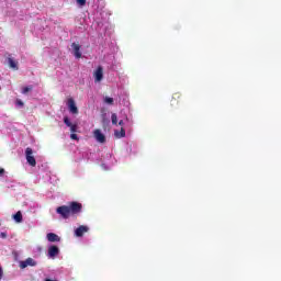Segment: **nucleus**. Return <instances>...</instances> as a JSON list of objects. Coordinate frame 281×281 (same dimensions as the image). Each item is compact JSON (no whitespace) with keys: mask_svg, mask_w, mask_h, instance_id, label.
Instances as JSON below:
<instances>
[{"mask_svg":"<svg viewBox=\"0 0 281 281\" xmlns=\"http://www.w3.org/2000/svg\"><path fill=\"white\" fill-rule=\"evenodd\" d=\"M87 232H89V227L81 225L79 226L76 231H75V236H77L78 238L85 236V234H87Z\"/></svg>","mask_w":281,"mask_h":281,"instance_id":"obj_8","label":"nucleus"},{"mask_svg":"<svg viewBox=\"0 0 281 281\" xmlns=\"http://www.w3.org/2000/svg\"><path fill=\"white\" fill-rule=\"evenodd\" d=\"M114 134H115V137H119V139L122 137H126V130H124V127H121V131L120 132L115 131Z\"/></svg>","mask_w":281,"mask_h":281,"instance_id":"obj_15","label":"nucleus"},{"mask_svg":"<svg viewBox=\"0 0 281 281\" xmlns=\"http://www.w3.org/2000/svg\"><path fill=\"white\" fill-rule=\"evenodd\" d=\"M13 218H14L15 223H23V214L21 213V211H18L13 215Z\"/></svg>","mask_w":281,"mask_h":281,"instance_id":"obj_13","label":"nucleus"},{"mask_svg":"<svg viewBox=\"0 0 281 281\" xmlns=\"http://www.w3.org/2000/svg\"><path fill=\"white\" fill-rule=\"evenodd\" d=\"M179 102H181V93L176 92L171 98L170 104L171 106H178Z\"/></svg>","mask_w":281,"mask_h":281,"instance_id":"obj_11","label":"nucleus"},{"mask_svg":"<svg viewBox=\"0 0 281 281\" xmlns=\"http://www.w3.org/2000/svg\"><path fill=\"white\" fill-rule=\"evenodd\" d=\"M5 175V169L0 168V177H3Z\"/></svg>","mask_w":281,"mask_h":281,"instance_id":"obj_22","label":"nucleus"},{"mask_svg":"<svg viewBox=\"0 0 281 281\" xmlns=\"http://www.w3.org/2000/svg\"><path fill=\"white\" fill-rule=\"evenodd\" d=\"M93 76L94 82H102V79L104 78V68H102V66H99L94 71Z\"/></svg>","mask_w":281,"mask_h":281,"instance_id":"obj_4","label":"nucleus"},{"mask_svg":"<svg viewBox=\"0 0 281 281\" xmlns=\"http://www.w3.org/2000/svg\"><path fill=\"white\" fill-rule=\"evenodd\" d=\"M3 278V269L0 267V280Z\"/></svg>","mask_w":281,"mask_h":281,"instance_id":"obj_24","label":"nucleus"},{"mask_svg":"<svg viewBox=\"0 0 281 281\" xmlns=\"http://www.w3.org/2000/svg\"><path fill=\"white\" fill-rule=\"evenodd\" d=\"M70 139H75L76 142H78L80 138H78V134L71 133L70 134Z\"/></svg>","mask_w":281,"mask_h":281,"instance_id":"obj_20","label":"nucleus"},{"mask_svg":"<svg viewBox=\"0 0 281 281\" xmlns=\"http://www.w3.org/2000/svg\"><path fill=\"white\" fill-rule=\"evenodd\" d=\"M8 65L11 67V69H19V66L16 65V61L12 57L8 58Z\"/></svg>","mask_w":281,"mask_h":281,"instance_id":"obj_14","label":"nucleus"},{"mask_svg":"<svg viewBox=\"0 0 281 281\" xmlns=\"http://www.w3.org/2000/svg\"><path fill=\"white\" fill-rule=\"evenodd\" d=\"M68 109L72 115H78V106H76V101L74 99H68Z\"/></svg>","mask_w":281,"mask_h":281,"instance_id":"obj_7","label":"nucleus"},{"mask_svg":"<svg viewBox=\"0 0 281 281\" xmlns=\"http://www.w3.org/2000/svg\"><path fill=\"white\" fill-rule=\"evenodd\" d=\"M46 238L49 243H60V237L56 233H48Z\"/></svg>","mask_w":281,"mask_h":281,"instance_id":"obj_12","label":"nucleus"},{"mask_svg":"<svg viewBox=\"0 0 281 281\" xmlns=\"http://www.w3.org/2000/svg\"><path fill=\"white\" fill-rule=\"evenodd\" d=\"M58 254H60V249L58 248V246L53 245L48 248V258H56Z\"/></svg>","mask_w":281,"mask_h":281,"instance_id":"obj_9","label":"nucleus"},{"mask_svg":"<svg viewBox=\"0 0 281 281\" xmlns=\"http://www.w3.org/2000/svg\"><path fill=\"white\" fill-rule=\"evenodd\" d=\"M56 212L61 216V218L67 220L70 216H76L82 212V203L72 201L68 205L57 207Z\"/></svg>","mask_w":281,"mask_h":281,"instance_id":"obj_1","label":"nucleus"},{"mask_svg":"<svg viewBox=\"0 0 281 281\" xmlns=\"http://www.w3.org/2000/svg\"><path fill=\"white\" fill-rule=\"evenodd\" d=\"M93 137L99 144H104L106 142V136H104L100 130L93 131Z\"/></svg>","mask_w":281,"mask_h":281,"instance_id":"obj_5","label":"nucleus"},{"mask_svg":"<svg viewBox=\"0 0 281 281\" xmlns=\"http://www.w3.org/2000/svg\"><path fill=\"white\" fill-rule=\"evenodd\" d=\"M111 120H112V124H113L114 126H117V114L113 113V114L111 115Z\"/></svg>","mask_w":281,"mask_h":281,"instance_id":"obj_16","label":"nucleus"},{"mask_svg":"<svg viewBox=\"0 0 281 281\" xmlns=\"http://www.w3.org/2000/svg\"><path fill=\"white\" fill-rule=\"evenodd\" d=\"M25 158L29 166H31L32 168H36V158H34V150L32 149V147H27L25 149Z\"/></svg>","mask_w":281,"mask_h":281,"instance_id":"obj_2","label":"nucleus"},{"mask_svg":"<svg viewBox=\"0 0 281 281\" xmlns=\"http://www.w3.org/2000/svg\"><path fill=\"white\" fill-rule=\"evenodd\" d=\"M33 87L32 86H29V87H24L23 90H22V93H30V91H32Z\"/></svg>","mask_w":281,"mask_h":281,"instance_id":"obj_17","label":"nucleus"},{"mask_svg":"<svg viewBox=\"0 0 281 281\" xmlns=\"http://www.w3.org/2000/svg\"><path fill=\"white\" fill-rule=\"evenodd\" d=\"M71 47L74 49V56L77 58H82V53L80 52V44L72 43Z\"/></svg>","mask_w":281,"mask_h":281,"instance_id":"obj_10","label":"nucleus"},{"mask_svg":"<svg viewBox=\"0 0 281 281\" xmlns=\"http://www.w3.org/2000/svg\"><path fill=\"white\" fill-rule=\"evenodd\" d=\"M104 103H105V104H113V98H111V97H105Z\"/></svg>","mask_w":281,"mask_h":281,"instance_id":"obj_18","label":"nucleus"},{"mask_svg":"<svg viewBox=\"0 0 281 281\" xmlns=\"http://www.w3.org/2000/svg\"><path fill=\"white\" fill-rule=\"evenodd\" d=\"M16 104H18V106H23L24 105L23 101H21L20 99L16 100Z\"/></svg>","mask_w":281,"mask_h":281,"instance_id":"obj_21","label":"nucleus"},{"mask_svg":"<svg viewBox=\"0 0 281 281\" xmlns=\"http://www.w3.org/2000/svg\"><path fill=\"white\" fill-rule=\"evenodd\" d=\"M119 126H124V121H123V120H121V121L119 122Z\"/></svg>","mask_w":281,"mask_h":281,"instance_id":"obj_25","label":"nucleus"},{"mask_svg":"<svg viewBox=\"0 0 281 281\" xmlns=\"http://www.w3.org/2000/svg\"><path fill=\"white\" fill-rule=\"evenodd\" d=\"M77 3L82 8L87 5V0H77Z\"/></svg>","mask_w":281,"mask_h":281,"instance_id":"obj_19","label":"nucleus"},{"mask_svg":"<svg viewBox=\"0 0 281 281\" xmlns=\"http://www.w3.org/2000/svg\"><path fill=\"white\" fill-rule=\"evenodd\" d=\"M36 260L32 257L26 258L24 261H20V269H27V267H36Z\"/></svg>","mask_w":281,"mask_h":281,"instance_id":"obj_3","label":"nucleus"},{"mask_svg":"<svg viewBox=\"0 0 281 281\" xmlns=\"http://www.w3.org/2000/svg\"><path fill=\"white\" fill-rule=\"evenodd\" d=\"M64 124H66V126H68V128H70V133H78V124L71 123V120H69L68 116L64 117Z\"/></svg>","mask_w":281,"mask_h":281,"instance_id":"obj_6","label":"nucleus"},{"mask_svg":"<svg viewBox=\"0 0 281 281\" xmlns=\"http://www.w3.org/2000/svg\"><path fill=\"white\" fill-rule=\"evenodd\" d=\"M0 238H8V234L7 233H0Z\"/></svg>","mask_w":281,"mask_h":281,"instance_id":"obj_23","label":"nucleus"}]
</instances>
